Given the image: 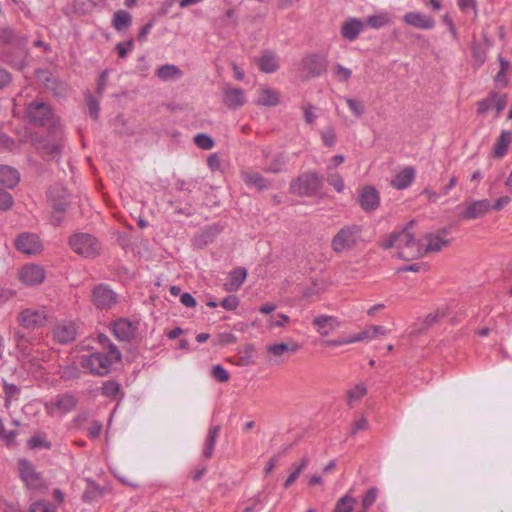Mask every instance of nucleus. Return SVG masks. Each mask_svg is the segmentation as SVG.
<instances>
[{
	"label": "nucleus",
	"mask_w": 512,
	"mask_h": 512,
	"mask_svg": "<svg viewBox=\"0 0 512 512\" xmlns=\"http://www.w3.org/2000/svg\"><path fill=\"white\" fill-rule=\"evenodd\" d=\"M181 75L182 73L179 68L174 65H163L157 70V76L163 80L173 77H180Z\"/></svg>",
	"instance_id": "42"
},
{
	"label": "nucleus",
	"mask_w": 512,
	"mask_h": 512,
	"mask_svg": "<svg viewBox=\"0 0 512 512\" xmlns=\"http://www.w3.org/2000/svg\"><path fill=\"white\" fill-rule=\"evenodd\" d=\"M491 209L492 205L486 199L473 201L460 212L459 217L463 220H474L483 217Z\"/></svg>",
	"instance_id": "13"
},
{
	"label": "nucleus",
	"mask_w": 512,
	"mask_h": 512,
	"mask_svg": "<svg viewBox=\"0 0 512 512\" xmlns=\"http://www.w3.org/2000/svg\"><path fill=\"white\" fill-rule=\"evenodd\" d=\"M247 276V270L244 267H237L228 275V281L224 284V288L228 292L237 291Z\"/></svg>",
	"instance_id": "24"
},
{
	"label": "nucleus",
	"mask_w": 512,
	"mask_h": 512,
	"mask_svg": "<svg viewBox=\"0 0 512 512\" xmlns=\"http://www.w3.org/2000/svg\"><path fill=\"white\" fill-rule=\"evenodd\" d=\"M327 69V59L320 54H309L301 61V79L309 80L322 75Z\"/></svg>",
	"instance_id": "5"
},
{
	"label": "nucleus",
	"mask_w": 512,
	"mask_h": 512,
	"mask_svg": "<svg viewBox=\"0 0 512 512\" xmlns=\"http://www.w3.org/2000/svg\"><path fill=\"white\" fill-rule=\"evenodd\" d=\"M61 133L62 131L57 134H51L54 137V142L52 143L46 142L37 136L32 137L31 142L40 153L55 157L61 150L60 143L58 142V136L61 135Z\"/></svg>",
	"instance_id": "18"
},
{
	"label": "nucleus",
	"mask_w": 512,
	"mask_h": 512,
	"mask_svg": "<svg viewBox=\"0 0 512 512\" xmlns=\"http://www.w3.org/2000/svg\"><path fill=\"white\" fill-rule=\"evenodd\" d=\"M329 184L338 192L344 189V181L338 173H332L328 176Z\"/></svg>",
	"instance_id": "55"
},
{
	"label": "nucleus",
	"mask_w": 512,
	"mask_h": 512,
	"mask_svg": "<svg viewBox=\"0 0 512 512\" xmlns=\"http://www.w3.org/2000/svg\"><path fill=\"white\" fill-rule=\"evenodd\" d=\"M346 103H347L349 109L352 111V113L356 117H361L364 114L365 106L362 101L352 99V98H347Z\"/></svg>",
	"instance_id": "49"
},
{
	"label": "nucleus",
	"mask_w": 512,
	"mask_h": 512,
	"mask_svg": "<svg viewBox=\"0 0 512 512\" xmlns=\"http://www.w3.org/2000/svg\"><path fill=\"white\" fill-rule=\"evenodd\" d=\"M47 321V314L44 310L24 309L18 315V323L26 329L43 327Z\"/></svg>",
	"instance_id": "8"
},
{
	"label": "nucleus",
	"mask_w": 512,
	"mask_h": 512,
	"mask_svg": "<svg viewBox=\"0 0 512 512\" xmlns=\"http://www.w3.org/2000/svg\"><path fill=\"white\" fill-rule=\"evenodd\" d=\"M415 178V170L413 167H405L400 171L395 178L391 181L393 188L397 190L406 189Z\"/></svg>",
	"instance_id": "25"
},
{
	"label": "nucleus",
	"mask_w": 512,
	"mask_h": 512,
	"mask_svg": "<svg viewBox=\"0 0 512 512\" xmlns=\"http://www.w3.org/2000/svg\"><path fill=\"white\" fill-rule=\"evenodd\" d=\"M36 78L48 90H51L57 96H60L65 92L64 84L58 82V80L48 70H37Z\"/></svg>",
	"instance_id": "19"
},
{
	"label": "nucleus",
	"mask_w": 512,
	"mask_h": 512,
	"mask_svg": "<svg viewBox=\"0 0 512 512\" xmlns=\"http://www.w3.org/2000/svg\"><path fill=\"white\" fill-rule=\"evenodd\" d=\"M309 463V458L307 456H304L301 459V463L296 467V469L287 477V479L284 482V487L288 488L290 487L298 478L300 473L306 468V466Z\"/></svg>",
	"instance_id": "44"
},
{
	"label": "nucleus",
	"mask_w": 512,
	"mask_h": 512,
	"mask_svg": "<svg viewBox=\"0 0 512 512\" xmlns=\"http://www.w3.org/2000/svg\"><path fill=\"white\" fill-rule=\"evenodd\" d=\"M3 390L5 393V401L7 404H9L12 398L15 395L19 394L20 392L19 388L16 385L7 383L6 381H4Z\"/></svg>",
	"instance_id": "53"
},
{
	"label": "nucleus",
	"mask_w": 512,
	"mask_h": 512,
	"mask_svg": "<svg viewBox=\"0 0 512 512\" xmlns=\"http://www.w3.org/2000/svg\"><path fill=\"white\" fill-rule=\"evenodd\" d=\"M20 181V173L13 167L0 165V186L13 189Z\"/></svg>",
	"instance_id": "22"
},
{
	"label": "nucleus",
	"mask_w": 512,
	"mask_h": 512,
	"mask_svg": "<svg viewBox=\"0 0 512 512\" xmlns=\"http://www.w3.org/2000/svg\"><path fill=\"white\" fill-rule=\"evenodd\" d=\"M377 492L378 491L375 487L370 488L366 492L365 496L362 499V506H364V508H369L374 504L377 497Z\"/></svg>",
	"instance_id": "56"
},
{
	"label": "nucleus",
	"mask_w": 512,
	"mask_h": 512,
	"mask_svg": "<svg viewBox=\"0 0 512 512\" xmlns=\"http://www.w3.org/2000/svg\"><path fill=\"white\" fill-rule=\"evenodd\" d=\"M220 431V426L216 425L209 429L208 437L205 446L210 448H215L216 438Z\"/></svg>",
	"instance_id": "59"
},
{
	"label": "nucleus",
	"mask_w": 512,
	"mask_h": 512,
	"mask_svg": "<svg viewBox=\"0 0 512 512\" xmlns=\"http://www.w3.org/2000/svg\"><path fill=\"white\" fill-rule=\"evenodd\" d=\"M223 103L230 109H237L244 105L245 95L241 88L226 87L223 92Z\"/></svg>",
	"instance_id": "21"
},
{
	"label": "nucleus",
	"mask_w": 512,
	"mask_h": 512,
	"mask_svg": "<svg viewBox=\"0 0 512 512\" xmlns=\"http://www.w3.org/2000/svg\"><path fill=\"white\" fill-rule=\"evenodd\" d=\"M390 22H391L390 15L386 12L371 15L366 20V24L375 29L384 27V26L390 24Z\"/></svg>",
	"instance_id": "40"
},
{
	"label": "nucleus",
	"mask_w": 512,
	"mask_h": 512,
	"mask_svg": "<svg viewBox=\"0 0 512 512\" xmlns=\"http://www.w3.org/2000/svg\"><path fill=\"white\" fill-rule=\"evenodd\" d=\"M356 504L357 500L353 496L346 494L337 501L333 512H352Z\"/></svg>",
	"instance_id": "39"
},
{
	"label": "nucleus",
	"mask_w": 512,
	"mask_h": 512,
	"mask_svg": "<svg viewBox=\"0 0 512 512\" xmlns=\"http://www.w3.org/2000/svg\"><path fill=\"white\" fill-rule=\"evenodd\" d=\"M415 221H409L406 226L399 232H393L389 237L382 242L381 246L384 249L392 247L397 248L399 258L405 261H411L421 257L420 241L409 232V229L414 225Z\"/></svg>",
	"instance_id": "1"
},
{
	"label": "nucleus",
	"mask_w": 512,
	"mask_h": 512,
	"mask_svg": "<svg viewBox=\"0 0 512 512\" xmlns=\"http://www.w3.org/2000/svg\"><path fill=\"white\" fill-rule=\"evenodd\" d=\"M80 364L83 368L89 370V372L103 376L109 372L112 360L110 356L97 352L88 356H83Z\"/></svg>",
	"instance_id": "7"
},
{
	"label": "nucleus",
	"mask_w": 512,
	"mask_h": 512,
	"mask_svg": "<svg viewBox=\"0 0 512 512\" xmlns=\"http://www.w3.org/2000/svg\"><path fill=\"white\" fill-rule=\"evenodd\" d=\"M137 327L125 318H121L114 322L112 331L119 341L129 342L136 333Z\"/></svg>",
	"instance_id": "15"
},
{
	"label": "nucleus",
	"mask_w": 512,
	"mask_h": 512,
	"mask_svg": "<svg viewBox=\"0 0 512 512\" xmlns=\"http://www.w3.org/2000/svg\"><path fill=\"white\" fill-rule=\"evenodd\" d=\"M16 346L24 354L29 355V345L27 339L19 331L15 332Z\"/></svg>",
	"instance_id": "54"
},
{
	"label": "nucleus",
	"mask_w": 512,
	"mask_h": 512,
	"mask_svg": "<svg viewBox=\"0 0 512 512\" xmlns=\"http://www.w3.org/2000/svg\"><path fill=\"white\" fill-rule=\"evenodd\" d=\"M121 386L116 381H106L102 386V394L106 397L113 398L120 393Z\"/></svg>",
	"instance_id": "46"
},
{
	"label": "nucleus",
	"mask_w": 512,
	"mask_h": 512,
	"mask_svg": "<svg viewBox=\"0 0 512 512\" xmlns=\"http://www.w3.org/2000/svg\"><path fill=\"white\" fill-rule=\"evenodd\" d=\"M222 227L218 224H214L212 226L204 229L200 234H198L195 238V244L201 248L208 243L212 242L213 239L221 232Z\"/></svg>",
	"instance_id": "32"
},
{
	"label": "nucleus",
	"mask_w": 512,
	"mask_h": 512,
	"mask_svg": "<svg viewBox=\"0 0 512 512\" xmlns=\"http://www.w3.org/2000/svg\"><path fill=\"white\" fill-rule=\"evenodd\" d=\"M194 143L203 150H210L214 147V140L207 134L199 133L194 137Z\"/></svg>",
	"instance_id": "45"
},
{
	"label": "nucleus",
	"mask_w": 512,
	"mask_h": 512,
	"mask_svg": "<svg viewBox=\"0 0 512 512\" xmlns=\"http://www.w3.org/2000/svg\"><path fill=\"white\" fill-rule=\"evenodd\" d=\"M362 227L357 224L345 225L331 239V249L340 254L356 248L361 240Z\"/></svg>",
	"instance_id": "3"
},
{
	"label": "nucleus",
	"mask_w": 512,
	"mask_h": 512,
	"mask_svg": "<svg viewBox=\"0 0 512 512\" xmlns=\"http://www.w3.org/2000/svg\"><path fill=\"white\" fill-rule=\"evenodd\" d=\"M77 402V399L73 395L64 394L56 397L53 406L61 412L67 413L76 407Z\"/></svg>",
	"instance_id": "37"
},
{
	"label": "nucleus",
	"mask_w": 512,
	"mask_h": 512,
	"mask_svg": "<svg viewBox=\"0 0 512 512\" xmlns=\"http://www.w3.org/2000/svg\"><path fill=\"white\" fill-rule=\"evenodd\" d=\"M117 295L106 285L99 284L92 291V302L102 310H108L115 305Z\"/></svg>",
	"instance_id": "11"
},
{
	"label": "nucleus",
	"mask_w": 512,
	"mask_h": 512,
	"mask_svg": "<svg viewBox=\"0 0 512 512\" xmlns=\"http://www.w3.org/2000/svg\"><path fill=\"white\" fill-rule=\"evenodd\" d=\"M316 109L317 108L311 103H307L306 105L302 106V110L304 113V120H305L306 124H308V125L314 124V122L317 118V115L315 114Z\"/></svg>",
	"instance_id": "50"
},
{
	"label": "nucleus",
	"mask_w": 512,
	"mask_h": 512,
	"mask_svg": "<svg viewBox=\"0 0 512 512\" xmlns=\"http://www.w3.org/2000/svg\"><path fill=\"white\" fill-rule=\"evenodd\" d=\"M321 138L325 146L333 147L336 142V132L332 126L327 127L321 132Z\"/></svg>",
	"instance_id": "47"
},
{
	"label": "nucleus",
	"mask_w": 512,
	"mask_h": 512,
	"mask_svg": "<svg viewBox=\"0 0 512 512\" xmlns=\"http://www.w3.org/2000/svg\"><path fill=\"white\" fill-rule=\"evenodd\" d=\"M28 445L31 449L45 447L50 448V443L46 442L42 437L36 435L29 439Z\"/></svg>",
	"instance_id": "63"
},
{
	"label": "nucleus",
	"mask_w": 512,
	"mask_h": 512,
	"mask_svg": "<svg viewBox=\"0 0 512 512\" xmlns=\"http://www.w3.org/2000/svg\"><path fill=\"white\" fill-rule=\"evenodd\" d=\"M366 394H367V389L364 386V384H362V383L357 384L354 388H352L346 392L348 406L353 407V403L355 401L360 400Z\"/></svg>",
	"instance_id": "41"
},
{
	"label": "nucleus",
	"mask_w": 512,
	"mask_h": 512,
	"mask_svg": "<svg viewBox=\"0 0 512 512\" xmlns=\"http://www.w3.org/2000/svg\"><path fill=\"white\" fill-rule=\"evenodd\" d=\"M133 48V40L120 42L116 45V50L120 58H125L130 50Z\"/></svg>",
	"instance_id": "58"
},
{
	"label": "nucleus",
	"mask_w": 512,
	"mask_h": 512,
	"mask_svg": "<svg viewBox=\"0 0 512 512\" xmlns=\"http://www.w3.org/2000/svg\"><path fill=\"white\" fill-rule=\"evenodd\" d=\"M364 23L357 18H349L341 27V35L344 39L354 41L364 28Z\"/></svg>",
	"instance_id": "23"
},
{
	"label": "nucleus",
	"mask_w": 512,
	"mask_h": 512,
	"mask_svg": "<svg viewBox=\"0 0 512 512\" xmlns=\"http://www.w3.org/2000/svg\"><path fill=\"white\" fill-rule=\"evenodd\" d=\"M498 61L500 64V69L494 77V82L497 88H504L509 84L507 72L510 69V62L503 58L501 55L498 57Z\"/></svg>",
	"instance_id": "34"
},
{
	"label": "nucleus",
	"mask_w": 512,
	"mask_h": 512,
	"mask_svg": "<svg viewBox=\"0 0 512 512\" xmlns=\"http://www.w3.org/2000/svg\"><path fill=\"white\" fill-rule=\"evenodd\" d=\"M512 142V132L504 130L501 132L493 147V154L496 158H502Z\"/></svg>",
	"instance_id": "30"
},
{
	"label": "nucleus",
	"mask_w": 512,
	"mask_h": 512,
	"mask_svg": "<svg viewBox=\"0 0 512 512\" xmlns=\"http://www.w3.org/2000/svg\"><path fill=\"white\" fill-rule=\"evenodd\" d=\"M211 375L214 379L221 383L228 382L230 379L228 371L219 364L212 367Z\"/></svg>",
	"instance_id": "48"
},
{
	"label": "nucleus",
	"mask_w": 512,
	"mask_h": 512,
	"mask_svg": "<svg viewBox=\"0 0 512 512\" xmlns=\"http://www.w3.org/2000/svg\"><path fill=\"white\" fill-rule=\"evenodd\" d=\"M87 106L89 110L90 116L97 120L99 117V103L96 99H94L92 96H89L87 98Z\"/></svg>",
	"instance_id": "57"
},
{
	"label": "nucleus",
	"mask_w": 512,
	"mask_h": 512,
	"mask_svg": "<svg viewBox=\"0 0 512 512\" xmlns=\"http://www.w3.org/2000/svg\"><path fill=\"white\" fill-rule=\"evenodd\" d=\"M496 97H497V93L492 92L490 94L489 98L479 101L477 104V106H478L477 112L479 114H485L486 112H488L491 109V107L493 106V101L496 99Z\"/></svg>",
	"instance_id": "51"
},
{
	"label": "nucleus",
	"mask_w": 512,
	"mask_h": 512,
	"mask_svg": "<svg viewBox=\"0 0 512 512\" xmlns=\"http://www.w3.org/2000/svg\"><path fill=\"white\" fill-rule=\"evenodd\" d=\"M447 228L438 229L435 232L426 233L420 240L421 257L429 253H437L451 245L452 238Z\"/></svg>",
	"instance_id": "4"
},
{
	"label": "nucleus",
	"mask_w": 512,
	"mask_h": 512,
	"mask_svg": "<svg viewBox=\"0 0 512 512\" xmlns=\"http://www.w3.org/2000/svg\"><path fill=\"white\" fill-rule=\"evenodd\" d=\"M403 21L413 27L420 29H431L435 25V20L431 16L420 12H408L403 16Z\"/></svg>",
	"instance_id": "20"
},
{
	"label": "nucleus",
	"mask_w": 512,
	"mask_h": 512,
	"mask_svg": "<svg viewBox=\"0 0 512 512\" xmlns=\"http://www.w3.org/2000/svg\"><path fill=\"white\" fill-rule=\"evenodd\" d=\"M242 179L247 184L256 189L263 190L268 189L269 185L263 176L254 171H247L242 173Z\"/></svg>",
	"instance_id": "33"
},
{
	"label": "nucleus",
	"mask_w": 512,
	"mask_h": 512,
	"mask_svg": "<svg viewBox=\"0 0 512 512\" xmlns=\"http://www.w3.org/2000/svg\"><path fill=\"white\" fill-rule=\"evenodd\" d=\"M334 74L338 78L339 81L347 82L352 75V71L350 69L342 66L341 64H336L334 66Z\"/></svg>",
	"instance_id": "52"
},
{
	"label": "nucleus",
	"mask_w": 512,
	"mask_h": 512,
	"mask_svg": "<svg viewBox=\"0 0 512 512\" xmlns=\"http://www.w3.org/2000/svg\"><path fill=\"white\" fill-rule=\"evenodd\" d=\"M18 466L20 477L29 489L40 490L44 487L41 475L35 471L29 461L22 459L19 461Z\"/></svg>",
	"instance_id": "10"
},
{
	"label": "nucleus",
	"mask_w": 512,
	"mask_h": 512,
	"mask_svg": "<svg viewBox=\"0 0 512 512\" xmlns=\"http://www.w3.org/2000/svg\"><path fill=\"white\" fill-rule=\"evenodd\" d=\"M54 338L62 344H66L75 340L76 328L73 324L58 325L53 330Z\"/></svg>",
	"instance_id": "26"
},
{
	"label": "nucleus",
	"mask_w": 512,
	"mask_h": 512,
	"mask_svg": "<svg viewBox=\"0 0 512 512\" xmlns=\"http://www.w3.org/2000/svg\"><path fill=\"white\" fill-rule=\"evenodd\" d=\"M254 351V347L251 344L245 346L243 351H239L237 361L234 362L236 365L248 366L252 364V353Z\"/></svg>",
	"instance_id": "43"
},
{
	"label": "nucleus",
	"mask_w": 512,
	"mask_h": 512,
	"mask_svg": "<svg viewBox=\"0 0 512 512\" xmlns=\"http://www.w3.org/2000/svg\"><path fill=\"white\" fill-rule=\"evenodd\" d=\"M72 250L83 257H93L98 254L97 240L90 234L78 233L69 239Z\"/></svg>",
	"instance_id": "6"
},
{
	"label": "nucleus",
	"mask_w": 512,
	"mask_h": 512,
	"mask_svg": "<svg viewBox=\"0 0 512 512\" xmlns=\"http://www.w3.org/2000/svg\"><path fill=\"white\" fill-rule=\"evenodd\" d=\"M279 103V94L270 88H261L258 93L256 104L260 106H276Z\"/></svg>",
	"instance_id": "31"
},
{
	"label": "nucleus",
	"mask_w": 512,
	"mask_h": 512,
	"mask_svg": "<svg viewBox=\"0 0 512 512\" xmlns=\"http://www.w3.org/2000/svg\"><path fill=\"white\" fill-rule=\"evenodd\" d=\"M238 304L239 300L234 295L225 297L221 302V306L226 310H235L238 307Z\"/></svg>",
	"instance_id": "62"
},
{
	"label": "nucleus",
	"mask_w": 512,
	"mask_h": 512,
	"mask_svg": "<svg viewBox=\"0 0 512 512\" xmlns=\"http://www.w3.org/2000/svg\"><path fill=\"white\" fill-rule=\"evenodd\" d=\"M357 202L364 211L371 212L378 208L380 197L379 194H359Z\"/></svg>",
	"instance_id": "36"
},
{
	"label": "nucleus",
	"mask_w": 512,
	"mask_h": 512,
	"mask_svg": "<svg viewBox=\"0 0 512 512\" xmlns=\"http://www.w3.org/2000/svg\"><path fill=\"white\" fill-rule=\"evenodd\" d=\"M321 185L322 179L317 173L304 172L291 183V189L294 192H315L321 188Z\"/></svg>",
	"instance_id": "9"
},
{
	"label": "nucleus",
	"mask_w": 512,
	"mask_h": 512,
	"mask_svg": "<svg viewBox=\"0 0 512 512\" xmlns=\"http://www.w3.org/2000/svg\"><path fill=\"white\" fill-rule=\"evenodd\" d=\"M313 325L317 327L320 335L325 336L338 326V322L334 316L321 315L314 318Z\"/></svg>",
	"instance_id": "28"
},
{
	"label": "nucleus",
	"mask_w": 512,
	"mask_h": 512,
	"mask_svg": "<svg viewBox=\"0 0 512 512\" xmlns=\"http://www.w3.org/2000/svg\"><path fill=\"white\" fill-rule=\"evenodd\" d=\"M132 24V16L125 10H118L113 15L112 25L117 31H125Z\"/></svg>",
	"instance_id": "35"
},
{
	"label": "nucleus",
	"mask_w": 512,
	"mask_h": 512,
	"mask_svg": "<svg viewBox=\"0 0 512 512\" xmlns=\"http://www.w3.org/2000/svg\"><path fill=\"white\" fill-rule=\"evenodd\" d=\"M387 330L380 325H372L366 328L365 330L361 331L360 333L356 334L352 338L347 340V343H354L358 341H363L365 339H373L377 337L378 335H385L387 334Z\"/></svg>",
	"instance_id": "29"
},
{
	"label": "nucleus",
	"mask_w": 512,
	"mask_h": 512,
	"mask_svg": "<svg viewBox=\"0 0 512 512\" xmlns=\"http://www.w3.org/2000/svg\"><path fill=\"white\" fill-rule=\"evenodd\" d=\"M19 278L26 285H38L44 281L45 271L41 266L35 264L25 265L19 272Z\"/></svg>",
	"instance_id": "14"
},
{
	"label": "nucleus",
	"mask_w": 512,
	"mask_h": 512,
	"mask_svg": "<svg viewBox=\"0 0 512 512\" xmlns=\"http://www.w3.org/2000/svg\"><path fill=\"white\" fill-rule=\"evenodd\" d=\"M48 203L53 209L52 219L54 225L58 226L62 222L61 214H64L69 206V201L65 194H51L48 198Z\"/></svg>",
	"instance_id": "16"
},
{
	"label": "nucleus",
	"mask_w": 512,
	"mask_h": 512,
	"mask_svg": "<svg viewBox=\"0 0 512 512\" xmlns=\"http://www.w3.org/2000/svg\"><path fill=\"white\" fill-rule=\"evenodd\" d=\"M491 46V43L486 35H484V43L473 42L471 46L472 57L474 61V66L479 68L482 66L486 60L487 49Z\"/></svg>",
	"instance_id": "27"
},
{
	"label": "nucleus",
	"mask_w": 512,
	"mask_h": 512,
	"mask_svg": "<svg viewBox=\"0 0 512 512\" xmlns=\"http://www.w3.org/2000/svg\"><path fill=\"white\" fill-rule=\"evenodd\" d=\"M15 247L27 255H35L42 251V244L39 237L33 233H21L15 240Z\"/></svg>",
	"instance_id": "12"
},
{
	"label": "nucleus",
	"mask_w": 512,
	"mask_h": 512,
	"mask_svg": "<svg viewBox=\"0 0 512 512\" xmlns=\"http://www.w3.org/2000/svg\"><path fill=\"white\" fill-rule=\"evenodd\" d=\"M255 63L264 73H274L279 69V61L277 54L271 50H265L261 55L255 58Z\"/></svg>",
	"instance_id": "17"
},
{
	"label": "nucleus",
	"mask_w": 512,
	"mask_h": 512,
	"mask_svg": "<svg viewBox=\"0 0 512 512\" xmlns=\"http://www.w3.org/2000/svg\"><path fill=\"white\" fill-rule=\"evenodd\" d=\"M300 349V345L298 343H276L267 346V352L272 354L273 356L280 357L286 352L294 353Z\"/></svg>",
	"instance_id": "38"
},
{
	"label": "nucleus",
	"mask_w": 512,
	"mask_h": 512,
	"mask_svg": "<svg viewBox=\"0 0 512 512\" xmlns=\"http://www.w3.org/2000/svg\"><path fill=\"white\" fill-rule=\"evenodd\" d=\"M220 431V426L216 425L209 429L208 437L205 446L210 448H215L216 438Z\"/></svg>",
	"instance_id": "60"
},
{
	"label": "nucleus",
	"mask_w": 512,
	"mask_h": 512,
	"mask_svg": "<svg viewBox=\"0 0 512 512\" xmlns=\"http://www.w3.org/2000/svg\"><path fill=\"white\" fill-rule=\"evenodd\" d=\"M26 115L29 121L34 125H48L49 134L61 132V126L56 122L51 107L43 101L35 100L31 102L27 107Z\"/></svg>",
	"instance_id": "2"
},
{
	"label": "nucleus",
	"mask_w": 512,
	"mask_h": 512,
	"mask_svg": "<svg viewBox=\"0 0 512 512\" xmlns=\"http://www.w3.org/2000/svg\"><path fill=\"white\" fill-rule=\"evenodd\" d=\"M14 201L11 194H0V210H8L12 207Z\"/></svg>",
	"instance_id": "64"
},
{
	"label": "nucleus",
	"mask_w": 512,
	"mask_h": 512,
	"mask_svg": "<svg viewBox=\"0 0 512 512\" xmlns=\"http://www.w3.org/2000/svg\"><path fill=\"white\" fill-rule=\"evenodd\" d=\"M29 512H53V510L48 502L37 501L30 506Z\"/></svg>",
	"instance_id": "61"
}]
</instances>
